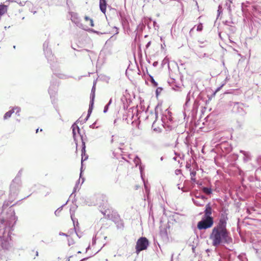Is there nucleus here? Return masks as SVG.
<instances>
[{
    "label": "nucleus",
    "mask_w": 261,
    "mask_h": 261,
    "mask_svg": "<svg viewBox=\"0 0 261 261\" xmlns=\"http://www.w3.org/2000/svg\"><path fill=\"white\" fill-rule=\"evenodd\" d=\"M38 130H39V129H38V128L36 129V133H37L38 132Z\"/></svg>",
    "instance_id": "864d4df0"
},
{
    "label": "nucleus",
    "mask_w": 261,
    "mask_h": 261,
    "mask_svg": "<svg viewBox=\"0 0 261 261\" xmlns=\"http://www.w3.org/2000/svg\"><path fill=\"white\" fill-rule=\"evenodd\" d=\"M90 31H91V32H93V33H96L97 34H98V35H99V34H102V33H100V32H97V31H95V30H93V29H91V30H90Z\"/></svg>",
    "instance_id": "72a5a7b5"
},
{
    "label": "nucleus",
    "mask_w": 261,
    "mask_h": 261,
    "mask_svg": "<svg viewBox=\"0 0 261 261\" xmlns=\"http://www.w3.org/2000/svg\"><path fill=\"white\" fill-rule=\"evenodd\" d=\"M65 204L63 205L61 207H60L59 208H58L55 212V214L56 216H58L59 215L60 213L62 210L63 207L64 206Z\"/></svg>",
    "instance_id": "5701e85b"
},
{
    "label": "nucleus",
    "mask_w": 261,
    "mask_h": 261,
    "mask_svg": "<svg viewBox=\"0 0 261 261\" xmlns=\"http://www.w3.org/2000/svg\"><path fill=\"white\" fill-rule=\"evenodd\" d=\"M21 170H20L10 186V194L11 198H14L19 193L22 186L21 179Z\"/></svg>",
    "instance_id": "7ed1b4c3"
},
{
    "label": "nucleus",
    "mask_w": 261,
    "mask_h": 261,
    "mask_svg": "<svg viewBox=\"0 0 261 261\" xmlns=\"http://www.w3.org/2000/svg\"><path fill=\"white\" fill-rule=\"evenodd\" d=\"M74 243V241L71 238H69L68 239V244L69 246H70L71 245H73Z\"/></svg>",
    "instance_id": "cd10ccee"
},
{
    "label": "nucleus",
    "mask_w": 261,
    "mask_h": 261,
    "mask_svg": "<svg viewBox=\"0 0 261 261\" xmlns=\"http://www.w3.org/2000/svg\"><path fill=\"white\" fill-rule=\"evenodd\" d=\"M202 28H203V27H202V23L199 24L197 25V31H202Z\"/></svg>",
    "instance_id": "c85d7f7f"
},
{
    "label": "nucleus",
    "mask_w": 261,
    "mask_h": 261,
    "mask_svg": "<svg viewBox=\"0 0 261 261\" xmlns=\"http://www.w3.org/2000/svg\"><path fill=\"white\" fill-rule=\"evenodd\" d=\"M77 253H81V252L80 251H78V252H77Z\"/></svg>",
    "instance_id": "bf43d9fd"
},
{
    "label": "nucleus",
    "mask_w": 261,
    "mask_h": 261,
    "mask_svg": "<svg viewBox=\"0 0 261 261\" xmlns=\"http://www.w3.org/2000/svg\"><path fill=\"white\" fill-rule=\"evenodd\" d=\"M196 174V172L195 171H192L190 172V175H191V179L193 182H196V178H195V176Z\"/></svg>",
    "instance_id": "6ab92c4d"
},
{
    "label": "nucleus",
    "mask_w": 261,
    "mask_h": 261,
    "mask_svg": "<svg viewBox=\"0 0 261 261\" xmlns=\"http://www.w3.org/2000/svg\"><path fill=\"white\" fill-rule=\"evenodd\" d=\"M139 169H140V173H141V177H142V178H143L142 172H143V168L142 166L141 165L139 166Z\"/></svg>",
    "instance_id": "473e14b6"
},
{
    "label": "nucleus",
    "mask_w": 261,
    "mask_h": 261,
    "mask_svg": "<svg viewBox=\"0 0 261 261\" xmlns=\"http://www.w3.org/2000/svg\"><path fill=\"white\" fill-rule=\"evenodd\" d=\"M190 93H188V94L187 95V97H186V105H187L189 101H190Z\"/></svg>",
    "instance_id": "2f4dec72"
},
{
    "label": "nucleus",
    "mask_w": 261,
    "mask_h": 261,
    "mask_svg": "<svg viewBox=\"0 0 261 261\" xmlns=\"http://www.w3.org/2000/svg\"><path fill=\"white\" fill-rule=\"evenodd\" d=\"M71 128L72 129L73 137L74 140H75L77 135H79L80 136H81L80 133V128L75 123H74L72 125Z\"/></svg>",
    "instance_id": "1a4fd4ad"
},
{
    "label": "nucleus",
    "mask_w": 261,
    "mask_h": 261,
    "mask_svg": "<svg viewBox=\"0 0 261 261\" xmlns=\"http://www.w3.org/2000/svg\"><path fill=\"white\" fill-rule=\"evenodd\" d=\"M112 99H110V100L109 102H108V103L105 107L104 110H103V112L105 113L107 112V111L108 110L109 107L111 105V103H112Z\"/></svg>",
    "instance_id": "4be33fe9"
},
{
    "label": "nucleus",
    "mask_w": 261,
    "mask_h": 261,
    "mask_svg": "<svg viewBox=\"0 0 261 261\" xmlns=\"http://www.w3.org/2000/svg\"><path fill=\"white\" fill-rule=\"evenodd\" d=\"M198 57H199V58L202 59V58H208V55L206 53H204V54H199L198 55Z\"/></svg>",
    "instance_id": "bb28decb"
},
{
    "label": "nucleus",
    "mask_w": 261,
    "mask_h": 261,
    "mask_svg": "<svg viewBox=\"0 0 261 261\" xmlns=\"http://www.w3.org/2000/svg\"><path fill=\"white\" fill-rule=\"evenodd\" d=\"M95 88L94 85L92 88L91 93V95H90V101H91V107L93 106L94 105V98H95Z\"/></svg>",
    "instance_id": "ddd939ff"
},
{
    "label": "nucleus",
    "mask_w": 261,
    "mask_h": 261,
    "mask_svg": "<svg viewBox=\"0 0 261 261\" xmlns=\"http://www.w3.org/2000/svg\"><path fill=\"white\" fill-rule=\"evenodd\" d=\"M214 246L217 247L220 245L229 244L232 243V239L229 236L228 231L213 228L210 236Z\"/></svg>",
    "instance_id": "f03ea898"
},
{
    "label": "nucleus",
    "mask_w": 261,
    "mask_h": 261,
    "mask_svg": "<svg viewBox=\"0 0 261 261\" xmlns=\"http://www.w3.org/2000/svg\"><path fill=\"white\" fill-rule=\"evenodd\" d=\"M11 201H5L0 216V244L5 249H8L11 244V234L13 227L16 222V217L13 209L9 208L6 214H3L4 210L12 203Z\"/></svg>",
    "instance_id": "f257e3e1"
},
{
    "label": "nucleus",
    "mask_w": 261,
    "mask_h": 261,
    "mask_svg": "<svg viewBox=\"0 0 261 261\" xmlns=\"http://www.w3.org/2000/svg\"><path fill=\"white\" fill-rule=\"evenodd\" d=\"M71 21L74 23L76 26L81 28L83 30H86V28H84V25L80 22L79 18L77 17L76 14H73L71 15Z\"/></svg>",
    "instance_id": "6e6552de"
},
{
    "label": "nucleus",
    "mask_w": 261,
    "mask_h": 261,
    "mask_svg": "<svg viewBox=\"0 0 261 261\" xmlns=\"http://www.w3.org/2000/svg\"><path fill=\"white\" fill-rule=\"evenodd\" d=\"M163 160V157H161V160L162 161Z\"/></svg>",
    "instance_id": "5fc2aeb1"
},
{
    "label": "nucleus",
    "mask_w": 261,
    "mask_h": 261,
    "mask_svg": "<svg viewBox=\"0 0 261 261\" xmlns=\"http://www.w3.org/2000/svg\"><path fill=\"white\" fill-rule=\"evenodd\" d=\"M156 93H159V91H158V90H156Z\"/></svg>",
    "instance_id": "052dcab7"
},
{
    "label": "nucleus",
    "mask_w": 261,
    "mask_h": 261,
    "mask_svg": "<svg viewBox=\"0 0 261 261\" xmlns=\"http://www.w3.org/2000/svg\"><path fill=\"white\" fill-rule=\"evenodd\" d=\"M202 191L204 193L207 195H210L212 193V189L207 187H203L202 188Z\"/></svg>",
    "instance_id": "aec40b11"
},
{
    "label": "nucleus",
    "mask_w": 261,
    "mask_h": 261,
    "mask_svg": "<svg viewBox=\"0 0 261 261\" xmlns=\"http://www.w3.org/2000/svg\"><path fill=\"white\" fill-rule=\"evenodd\" d=\"M116 123V120L115 119V120H114V124H115Z\"/></svg>",
    "instance_id": "603ef678"
},
{
    "label": "nucleus",
    "mask_w": 261,
    "mask_h": 261,
    "mask_svg": "<svg viewBox=\"0 0 261 261\" xmlns=\"http://www.w3.org/2000/svg\"><path fill=\"white\" fill-rule=\"evenodd\" d=\"M240 152L244 155V156L243 159L245 162H248L250 160V156L249 152L243 150H241Z\"/></svg>",
    "instance_id": "4468645a"
},
{
    "label": "nucleus",
    "mask_w": 261,
    "mask_h": 261,
    "mask_svg": "<svg viewBox=\"0 0 261 261\" xmlns=\"http://www.w3.org/2000/svg\"><path fill=\"white\" fill-rule=\"evenodd\" d=\"M144 187H145L146 191H147L148 190L146 184L145 182H144Z\"/></svg>",
    "instance_id": "ea45409f"
},
{
    "label": "nucleus",
    "mask_w": 261,
    "mask_h": 261,
    "mask_svg": "<svg viewBox=\"0 0 261 261\" xmlns=\"http://www.w3.org/2000/svg\"><path fill=\"white\" fill-rule=\"evenodd\" d=\"M84 18L86 21L89 22V24L90 26H91V27L94 26V23H93V21L92 19L90 18V17H89L87 16H85Z\"/></svg>",
    "instance_id": "a211bd4d"
},
{
    "label": "nucleus",
    "mask_w": 261,
    "mask_h": 261,
    "mask_svg": "<svg viewBox=\"0 0 261 261\" xmlns=\"http://www.w3.org/2000/svg\"><path fill=\"white\" fill-rule=\"evenodd\" d=\"M99 7L101 11L105 14L107 8L106 0H99Z\"/></svg>",
    "instance_id": "9d476101"
},
{
    "label": "nucleus",
    "mask_w": 261,
    "mask_h": 261,
    "mask_svg": "<svg viewBox=\"0 0 261 261\" xmlns=\"http://www.w3.org/2000/svg\"><path fill=\"white\" fill-rule=\"evenodd\" d=\"M213 222L212 217H204L198 223L197 227L200 230L205 229L211 227L213 225Z\"/></svg>",
    "instance_id": "39448f33"
},
{
    "label": "nucleus",
    "mask_w": 261,
    "mask_h": 261,
    "mask_svg": "<svg viewBox=\"0 0 261 261\" xmlns=\"http://www.w3.org/2000/svg\"><path fill=\"white\" fill-rule=\"evenodd\" d=\"M48 44L49 42L48 41H45L43 44V48L45 57L48 60H51L53 56L51 50L48 48Z\"/></svg>",
    "instance_id": "0eeeda50"
},
{
    "label": "nucleus",
    "mask_w": 261,
    "mask_h": 261,
    "mask_svg": "<svg viewBox=\"0 0 261 261\" xmlns=\"http://www.w3.org/2000/svg\"><path fill=\"white\" fill-rule=\"evenodd\" d=\"M12 109H14V112H15V111H16V114L17 116H19V112L21 111V109L20 107H15L12 108Z\"/></svg>",
    "instance_id": "412c9836"
},
{
    "label": "nucleus",
    "mask_w": 261,
    "mask_h": 261,
    "mask_svg": "<svg viewBox=\"0 0 261 261\" xmlns=\"http://www.w3.org/2000/svg\"><path fill=\"white\" fill-rule=\"evenodd\" d=\"M227 217L222 215L219 220L218 225L213 228L227 231L226 229Z\"/></svg>",
    "instance_id": "423d86ee"
},
{
    "label": "nucleus",
    "mask_w": 261,
    "mask_h": 261,
    "mask_svg": "<svg viewBox=\"0 0 261 261\" xmlns=\"http://www.w3.org/2000/svg\"><path fill=\"white\" fill-rule=\"evenodd\" d=\"M193 202H194V203L195 204H196L197 205H201V204H198V203H196V201H195L194 199H193Z\"/></svg>",
    "instance_id": "79ce46f5"
},
{
    "label": "nucleus",
    "mask_w": 261,
    "mask_h": 261,
    "mask_svg": "<svg viewBox=\"0 0 261 261\" xmlns=\"http://www.w3.org/2000/svg\"><path fill=\"white\" fill-rule=\"evenodd\" d=\"M150 82L154 87H156L158 86V83L155 81L153 77L151 76H150Z\"/></svg>",
    "instance_id": "a878e982"
},
{
    "label": "nucleus",
    "mask_w": 261,
    "mask_h": 261,
    "mask_svg": "<svg viewBox=\"0 0 261 261\" xmlns=\"http://www.w3.org/2000/svg\"><path fill=\"white\" fill-rule=\"evenodd\" d=\"M227 1L229 2L230 4L232 3V0H227Z\"/></svg>",
    "instance_id": "a18cd8bd"
},
{
    "label": "nucleus",
    "mask_w": 261,
    "mask_h": 261,
    "mask_svg": "<svg viewBox=\"0 0 261 261\" xmlns=\"http://www.w3.org/2000/svg\"><path fill=\"white\" fill-rule=\"evenodd\" d=\"M134 162L136 166L139 165L141 163L140 159L138 156H136L134 159Z\"/></svg>",
    "instance_id": "b1692460"
},
{
    "label": "nucleus",
    "mask_w": 261,
    "mask_h": 261,
    "mask_svg": "<svg viewBox=\"0 0 261 261\" xmlns=\"http://www.w3.org/2000/svg\"><path fill=\"white\" fill-rule=\"evenodd\" d=\"M221 9H222V7L220 5H219V7H218V12L219 14H220L222 12Z\"/></svg>",
    "instance_id": "e433bc0d"
},
{
    "label": "nucleus",
    "mask_w": 261,
    "mask_h": 261,
    "mask_svg": "<svg viewBox=\"0 0 261 261\" xmlns=\"http://www.w3.org/2000/svg\"><path fill=\"white\" fill-rule=\"evenodd\" d=\"M57 92V88L55 86H50L48 89V93L51 97L55 96Z\"/></svg>",
    "instance_id": "f8f14e48"
},
{
    "label": "nucleus",
    "mask_w": 261,
    "mask_h": 261,
    "mask_svg": "<svg viewBox=\"0 0 261 261\" xmlns=\"http://www.w3.org/2000/svg\"><path fill=\"white\" fill-rule=\"evenodd\" d=\"M149 245L148 240L145 237H141L137 242L136 246V251L138 254L140 251L147 249Z\"/></svg>",
    "instance_id": "20e7f679"
},
{
    "label": "nucleus",
    "mask_w": 261,
    "mask_h": 261,
    "mask_svg": "<svg viewBox=\"0 0 261 261\" xmlns=\"http://www.w3.org/2000/svg\"><path fill=\"white\" fill-rule=\"evenodd\" d=\"M156 64H157V62H154L153 65V66H155Z\"/></svg>",
    "instance_id": "09e8293b"
},
{
    "label": "nucleus",
    "mask_w": 261,
    "mask_h": 261,
    "mask_svg": "<svg viewBox=\"0 0 261 261\" xmlns=\"http://www.w3.org/2000/svg\"><path fill=\"white\" fill-rule=\"evenodd\" d=\"M154 123H155L154 122L153 123L152 127H154Z\"/></svg>",
    "instance_id": "13d9d810"
},
{
    "label": "nucleus",
    "mask_w": 261,
    "mask_h": 261,
    "mask_svg": "<svg viewBox=\"0 0 261 261\" xmlns=\"http://www.w3.org/2000/svg\"><path fill=\"white\" fill-rule=\"evenodd\" d=\"M93 107V106H92V107L91 106V101H90V105H89V110H88V116H87V118L86 119V120L88 119V117L89 116V115H90V113H91Z\"/></svg>",
    "instance_id": "393cba45"
},
{
    "label": "nucleus",
    "mask_w": 261,
    "mask_h": 261,
    "mask_svg": "<svg viewBox=\"0 0 261 261\" xmlns=\"http://www.w3.org/2000/svg\"><path fill=\"white\" fill-rule=\"evenodd\" d=\"M150 42H148L147 44V47L149 46V45H150Z\"/></svg>",
    "instance_id": "8fccbe9b"
},
{
    "label": "nucleus",
    "mask_w": 261,
    "mask_h": 261,
    "mask_svg": "<svg viewBox=\"0 0 261 261\" xmlns=\"http://www.w3.org/2000/svg\"><path fill=\"white\" fill-rule=\"evenodd\" d=\"M14 113V109H11L6 112L3 117V119L4 120H7L11 117L12 114Z\"/></svg>",
    "instance_id": "2eb2a0df"
},
{
    "label": "nucleus",
    "mask_w": 261,
    "mask_h": 261,
    "mask_svg": "<svg viewBox=\"0 0 261 261\" xmlns=\"http://www.w3.org/2000/svg\"><path fill=\"white\" fill-rule=\"evenodd\" d=\"M58 76L59 77V78H61V79H64V78H65L66 77V75H64V74H59L58 75Z\"/></svg>",
    "instance_id": "f704fd0d"
},
{
    "label": "nucleus",
    "mask_w": 261,
    "mask_h": 261,
    "mask_svg": "<svg viewBox=\"0 0 261 261\" xmlns=\"http://www.w3.org/2000/svg\"><path fill=\"white\" fill-rule=\"evenodd\" d=\"M78 187V184H77V183H76V185H75V187H74V190H73V192H75V191H76V187Z\"/></svg>",
    "instance_id": "a19ab883"
},
{
    "label": "nucleus",
    "mask_w": 261,
    "mask_h": 261,
    "mask_svg": "<svg viewBox=\"0 0 261 261\" xmlns=\"http://www.w3.org/2000/svg\"><path fill=\"white\" fill-rule=\"evenodd\" d=\"M85 148H86V146L85 145V143L83 142V147H82V162L83 161L86 160L88 159V156L85 155Z\"/></svg>",
    "instance_id": "dca6fc26"
},
{
    "label": "nucleus",
    "mask_w": 261,
    "mask_h": 261,
    "mask_svg": "<svg viewBox=\"0 0 261 261\" xmlns=\"http://www.w3.org/2000/svg\"><path fill=\"white\" fill-rule=\"evenodd\" d=\"M94 124H92V125H91L90 126V127L91 128H94Z\"/></svg>",
    "instance_id": "37998d69"
},
{
    "label": "nucleus",
    "mask_w": 261,
    "mask_h": 261,
    "mask_svg": "<svg viewBox=\"0 0 261 261\" xmlns=\"http://www.w3.org/2000/svg\"><path fill=\"white\" fill-rule=\"evenodd\" d=\"M153 129H154V131H156V132L158 131V129L157 128H154Z\"/></svg>",
    "instance_id": "49530a36"
},
{
    "label": "nucleus",
    "mask_w": 261,
    "mask_h": 261,
    "mask_svg": "<svg viewBox=\"0 0 261 261\" xmlns=\"http://www.w3.org/2000/svg\"><path fill=\"white\" fill-rule=\"evenodd\" d=\"M156 93H159V91H158V90H156Z\"/></svg>",
    "instance_id": "680f3d73"
},
{
    "label": "nucleus",
    "mask_w": 261,
    "mask_h": 261,
    "mask_svg": "<svg viewBox=\"0 0 261 261\" xmlns=\"http://www.w3.org/2000/svg\"><path fill=\"white\" fill-rule=\"evenodd\" d=\"M168 114H171V113H170V112H169V111H168ZM168 119H169V120L170 121H171L172 119H171V115H169V118H168Z\"/></svg>",
    "instance_id": "58836bf2"
},
{
    "label": "nucleus",
    "mask_w": 261,
    "mask_h": 261,
    "mask_svg": "<svg viewBox=\"0 0 261 261\" xmlns=\"http://www.w3.org/2000/svg\"><path fill=\"white\" fill-rule=\"evenodd\" d=\"M221 87H219L217 89V91H218L220 89Z\"/></svg>",
    "instance_id": "3c124183"
},
{
    "label": "nucleus",
    "mask_w": 261,
    "mask_h": 261,
    "mask_svg": "<svg viewBox=\"0 0 261 261\" xmlns=\"http://www.w3.org/2000/svg\"><path fill=\"white\" fill-rule=\"evenodd\" d=\"M242 105H243L242 103H240L239 102H236L234 104L233 109H237L238 112L240 113V112H241V111L242 110Z\"/></svg>",
    "instance_id": "f3484780"
},
{
    "label": "nucleus",
    "mask_w": 261,
    "mask_h": 261,
    "mask_svg": "<svg viewBox=\"0 0 261 261\" xmlns=\"http://www.w3.org/2000/svg\"><path fill=\"white\" fill-rule=\"evenodd\" d=\"M0 261H7L6 256L0 254Z\"/></svg>",
    "instance_id": "c756f323"
},
{
    "label": "nucleus",
    "mask_w": 261,
    "mask_h": 261,
    "mask_svg": "<svg viewBox=\"0 0 261 261\" xmlns=\"http://www.w3.org/2000/svg\"><path fill=\"white\" fill-rule=\"evenodd\" d=\"M72 208L70 209V215H71V218L73 222L74 223V220L73 219V212H72Z\"/></svg>",
    "instance_id": "7c9ffc66"
},
{
    "label": "nucleus",
    "mask_w": 261,
    "mask_h": 261,
    "mask_svg": "<svg viewBox=\"0 0 261 261\" xmlns=\"http://www.w3.org/2000/svg\"><path fill=\"white\" fill-rule=\"evenodd\" d=\"M25 3L26 2H20L18 3V4L21 6H23L25 5Z\"/></svg>",
    "instance_id": "c9c22d12"
},
{
    "label": "nucleus",
    "mask_w": 261,
    "mask_h": 261,
    "mask_svg": "<svg viewBox=\"0 0 261 261\" xmlns=\"http://www.w3.org/2000/svg\"><path fill=\"white\" fill-rule=\"evenodd\" d=\"M204 213V217H211L210 215L212 214V208L210 203L206 205Z\"/></svg>",
    "instance_id": "9b49d317"
},
{
    "label": "nucleus",
    "mask_w": 261,
    "mask_h": 261,
    "mask_svg": "<svg viewBox=\"0 0 261 261\" xmlns=\"http://www.w3.org/2000/svg\"><path fill=\"white\" fill-rule=\"evenodd\" d=\"M59 235L60 236H66V237H67L68 235L65 233H63V232H60L59 233Z\"/></svg>",
    "instance_id": "4c0bfd02"
},
{
    "label": "nucleus",
    "mask_w": 261,
    "mask_h": 261,
    "mask_svg": "<svg viewBox=\"0 0 261 261\" xmlns=\"http://www.w3.org/2000/svg\"><path fill=\"white\" fill-rule=\"evenodd\" d=\"M36 256L38 255V252L37 251H36Z\"/></svg>",
    "instance_id": "de8ad7c7"
},
{
    "label": "nucleus",
    "mask_w": 261,
    "mask_h": 261,
    "mask_svg": "<svg viewBox=\"0 0 261 261\" xmlns=\"http://www.w3.org/2000/svg\"><path fill=\"white\" fill-rule=\"evenodd\" d=\"M87 259V258H84L82 259V260H81L80 261H84Z\"/></svg>",
    "instance_id": "c03bdc74"
},
{
    "label": "nucleus",
    "mask_w": 261,
    "mask_h": 261,
    "mask_svg": "<svg viewBox=\"0 0 261 261\" xmlns=\"http://www.w3.org/2000/svg\"><path fill=\"white\" fill-rule=\"evenodd\" d=\"M162 119H163V120H165V117H163V118H162Z\"/></svg>",
    "instance_id": "6e6d98bb"
},
{
    "label": "nucleus",
    "mask_w": 261,
    "mask_h": 261,
    "mask_svg": "<svg viewBox=\"0 0 261 261\" xmlns=\"http://www.w3.org/2000/svg\"><path fill=\"white\" fill-rule=\"evenodd\" d=\"M36 13V11H34V12H33V13H34V14H35Z\"/></svg>",
    "instance_id": "e2e57ef3"
},
{
    "label": "nucleus",
    "mask_w": 261,
    "mask_h": 261,
    "mask_svg": "<svg viewBox=\"0 0 261 261\" xmlns=\"http://www.w3.org/2000/svg\"><path fill=\"white\" fill-rule=\"evenodd\" d=\"M70 257H69L68 258L67 261H69V260H70Z\"/></svg>",
    "instance_id": "4d7b16f0"
}]
</instances>
